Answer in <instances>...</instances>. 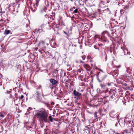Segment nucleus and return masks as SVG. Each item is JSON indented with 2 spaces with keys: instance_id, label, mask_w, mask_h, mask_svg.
I'll return each instance as SVG.
<instances>
[{
  "instance_id": "nucleus-1",
  "label": "nucleus",
  "mask_w": 134,
  "mask_h": 134,
  "mask_svg": "<svg viewBox=\"0 0 134 134\" xmlns=\"http://www.w3.org/2000/svg\"><path fill=\"white\" fill-rule=\"evenodd\" d=\"M37 112L36 116L37 118L43 120L45 122L48 121L47 118L48 117L49 119L51 122H53V118L52 117L51 115L49 114V111L44 108H41L39 110H37Z\"/></svg>"
},
{
  "instance_id": "nucleus-2",
  "label": "nucleus",
  "mask_w": 134,
  "mask_h": 134,
  "mask_svg": "<svg viewBox=\"0 0 134 134\" xmlns=\"http://www.w3.org/2000/svg\"><path fill=\"white\" fill-rule=\"evenodd\" d=\"M103 94H105L107 96H109L110 97V100L112 101L116 102L118 99V96L114 91L110 90L108 91L107 89H104L103 92Z\"/></svg>"
},
{
  "instance_id": "nucleus-3",
  "label": "nucleus",
  "mask_w": 134,
  "mask_h": 134,
  "mask_svg": "<svg viewBox=\"0 0 134 134\" xmlns=\"http://www.w3.org/2000/svg\"><path fill=\"white\" fill-rule=\"evenodd\" d=\"M107 36H109L110 35L109 33L107 31L103 32L101 35L100 40L102 41L108 42L109 41L106 37Z\"/></svg>"
},
{
  "instance_id": "nucleus-4",
  "label": "nucleus",
  "mask_w": 134,
  "mask_h": 134,
  "mask_svg": "<svg viewBox=\"0 0 134 134\" xmlns=\"http://www.w3.org/2000/svg\"><path fill=\"white\" fill-rule=\"evenodd\" d=\"M100 70L101 72H98V77L97 78V80L99 82H101L102 81L104 80L106 78V76L102 71V70Z\"/></svg>"
},
{
  "instance_id": "nucleus-5",
  "label": "nucleus",
  "mask_w": 134,
  "mask_h": 134,
  "mask_svg": "<svg viewBox=\"0 0 134 134\" xmlns=\"http://www.w3.org/2000/svg\"><path fill=\"white\" fill-rule=\"evenodd\" d=\"M35 94L36 101L38 102H41L42 97L41 96V93L39 91H37L35 93Z\"/></svg>"
},
{
  "instance_id": "nucleus-6",
  "label": "nucleus",
  "mask_w": 134,
  "mask_h": 134,
  "mask_svg": "<svg viewBox=\"0 0 134 134\" xmlns=\"http://www.w3.org/2000/svg\"><path fill=\"white\" fill-rule=\"evenodd\" d=\"M74 95L76 96L77 97V99H82V96L81 94L76 91L75 90H74L72 93Z\"/></svg>"
},
{
  "instance_id": "nucleus-7",
  "label": "nucleus",
  "mask_w": 134,
  "mask_h": 134,
  "mask_svg": "<svg viewBox=\"0 0 134 134\" xmlns=\"http://www.w3.org/2000/svg\"><path fill=\"white\" fill-rule=\"evenodd\" d=\"M116 113L114 111H111L109 114L110 116L111 117L113 118H117V115H116Z\"/></svg>"
},
{
  "instance_id": "nucleus-8",
  "label": "nucleus",
  "mask_w": 134,
  "mask_h": 134,
  "mask_svg": "<svg viewBox=\"0 0 134 134\" xmlns=\"http://www.w3.org/2000/svg\"><path fill=\"white\" fill-rule=\"evenodd\" d=\"M103 99L102 98H98L97 99H95L96 102H98V104H95V105H100L101 104V102H103Z\"/></svg>"
},
{
  "instance_id": "nucleus-9",
  "label": "nucleus",
  "mask_w": 134,
  "mask_h": 134,
  "mask_svg": "<svg viewBox=\"0 0 134 134\" xmlns=\"http://www.w3.org/2000/svg\"><path fill=\"white\" fill-rule=\"evenodd\" d=\"M75 46H73V44H70L69 45L68 48V49L71 52H73L75 51Z\"/></svg>"
},
{
  "instance_id": "nucleus-10",
  "label": "nucleus",
  "mask_w": 134,
  "mask_h": 134,
  "mask_svg": "<svg viewBox=\"0 0 134 134\" xmlns=\"http://www.w3.org/2000/svg\"><path fill=\"white\" fill-rule=\"evenodd\" d=\"M9 98H11L12 99V101H14L15 103V98L16 97V94L14 92L13 94H10Z\"/></svg>"
},
{
  "instance_id": "nucleus-11",
  "label": "nucleus",
  "mask_w": 134,
  "mask_h": 134,
  "mask_svg": "<svg viewBox=\"0 0 134 134\" xmlns=\"http://www.w3.org/2000/svg\"><path fill=\"white\" fill-rule=\"evenodd\" d=\"M49 81L52 85L55 86L57 85V82L55 80L51 79H50Z\"/></svg>"
},
{
  "instance_id": "nucleus-12",
  "label": "nucleus",
  "mask_w": 134,
  "mask_h": 134,
  "mask_svg": "<svg viewBox=\"0 0 134 134\" xmlns=\"http://www.w3.org/2000/svg\"><path fill=\"white\" fill-rule=\"evenodd\" d=\"M80 62L82 64V65H83V67H84L87 70V69L89 68L90 67L89 65L87 64H85L84 63V62H82L81 60H80Z\"/></svg>"
},
{
  "instance_id": "nucleus-13",
  "label": "nucleus",
  "mask_w": 134,
  "mask_h": 134,
  "mask_svg": "<svg viewBox=\"0 0 134 134\" xmlns=\"http://www.w3.org/2000/svg\"><path fill=\"white\" fill-rule=\"evenodd\" d=\"M95 2H96L98 3H99V5L100 7H103V2L100 0H95Z\"/></svg>"
},
{
  "instance_id": "nucleus-14",
  "label": "nucleus",
  "mask_w": 134,
  "mask_h": 134,
  "mask_svg": "<svg viewBox=\"0 0 134 134\" xmlns=\"http://www.w3.org/2000/svg\"><path fill=\"white\" fill-rule=\"evenodd\" d=\"M119 29L115 28V27H114L113 28H112L111 29V31H113L111 32V34H112L113 36H114L113 34H114V32L116 33L117 32V31H118Z\"/></svg>"
},
{
  "instance_id": "nucleus-15",
  "label": "nucleus",
  "mask_w": 134,
  "mask_h": 134,
  "mask_svg": "<svg viewBox=\"0 0 134 134\" xmlns=\"http://www.w3.org/2000/svg\"><path fill=\"white\" fill-rule=\"evenodd\" d=\"M122 49L124 52L125 55L126 54H129V55H130V52L129 51L128 52L127 49L124 48V49L123 48Z\"/></svg>"
},
{
  "instance_id": "nucleus-16",
  "label": "nucleus",
  "mask_w": 134,
  "mask_h": 134,
  "mask_svg": "<svg viewBox=\"0 0 134 134\" xmlns=\"http://www.w3.org/2000/svg\"><path fill=\"white\" fill-rule=\"evenodd\" d=\"M130 131L129 132V133H132V134H134V129L133 128L132 126H130Z\"/></svg>"
},
{
  "instance_id": "nucleus-17",
  "label": "nucleus",
  "mask_w": 134,
  "mask_h": 134,
  "mask_svg": "<svg viewBox=\"0 0 134 134\" xmlns=\"http://www.w3.org/2000/svg\"><path fill=\"white\" fill-rule=\"evenodd\" d=\"M9 34H12V33H11L10 31L9 30H5L4 33V34L5 35H7Z\"/></svg>"
},
{
  "instance_id": "nucleus-18",
  "label": "nucleus",
  "mask_w": 134,
  "mask_h": 134,
  "mask_svg": "<svg viewBox=\"0 0 134 134\" xmlns=\"http://www.w3.org/2000/svg\"><path fill=\"white\" fill-rule=\"evenodd\" d=\"M109 96H107L105 95V96H103V98L105 99V100L107 102H108L109 100H110V98Z\"/></svg>"
},
{
  "instance_id": "nucleus-19",
  "label": "nucleus",
  "mask_w": 134,
  "mask_h": 134,
  "mask_svg": "<svg viewBox=\"0 0 134 134\" xmlns=\"http://www.w3.org/2000/svg\"><path fill=\"white\" fill-rule=\"evenodd\" d=\"M100 86L101 87V88L102 89H105V87H106V85L104 84L103 82H101L100 84Z\"/></svg>"
},
{
  "instance_id": "nucleus-20",
  "label": "nucleus",
  "mask_w": 134,
  "mask_h": 134,
  "mask_svg": "<svg viewBox=\"0 0 134 134\" xmlns=\"http://www.w3.org/2000/svg\"><path fill=\"white\" fill-rule=\"evenodd\" d=\"M31 8L33 12H35L37 9V8L35 7V5L33 4L32 6H31Z\"/></svg>"
},
{
  "instance_id": "nucleus-21",
  "label": "nucleus",
  "mask_w": 134,
  "mask_h": 134,
  "mask_svg": "<svg viewBox=\"0 0 134 134\" xmlns=\"http://www.w3.org/2000/svg\"><path fill=\"white\" fill-rule=\"evenodd\" d=\"M5 115L4 113H0V119H3L5 116Z\"/></svg>"
},
{
  "instance_id": "nucleus-22",
  "label": "nucleus",
  "mask_w": 134,
  "mask_h": 134,
  "mask_svg": "<svg viewBox=\"0 0 134 134\" xmlns=\"http://www.w3.org/2000/svg\"><path fill=\"white\" fill-rule=\"evenodd\" d=\"M103 11L104 12L107 13L108 14H110V11L109 10V9L108 8H107L106 9L104 10Z\"/></svg>"
},
{
  "instance_id": "nucleus-23",
  "label": "nucleus",
  "mask_w": 134,
  "mask_h": 134,
  "mask_svg": "<svg viewBox=\"0 0 134 134\" xmlns=\"http://www.w3.org/2000/svg\"><path fill=\"white\" fill-rule=\"evenodd\" d=\"M107 84H108V85L109 86H113L114 85V83L113 82H111V83H107Z\"/></svg>"
},
{
  "instance_id": "nucleus-24",
  "label": "nucleus",
  "mask_w": 134,
  "mask_h": 134,
  "mask_svg": "<svg viewBox=\"0 0 134 134\" xmlns=\"http://www.w3.org/2000/svg\"><path fill=\"white\" fill-rule=\"evenodd\" d=\"M63 32L66 35V37L68 38V37H69L70 36V35L68 33L64 31H63Z\"/></svg>"
},
{
  "instance_id": "nucleus-25",
  "label": "nucleus",
  "mask_w": 134,
  "mask_h": 134,
  "mask_svg": "<svg viewBox=\"0 0 134 134\" xmlns=\"http://www.w3.org/2000/svg\"><path fill=\"white\" fill-rule=\"evenodd\" d=\"M77 71L79 73H80V74H82V72H83V71H82V69H81L80 68V69H79L77 70Z\"/></svg>"
},
{
  "instance_id": "nucleus-26",
  "label": "nucleus",
  "mask_w": 134,
  "mask_h": 134,
  "mask_svg": "<svg viewBox=\"0 0 134 134\" xmlns=\"http://www.w3.org/2000/svg\"><path fill=\"white\" fill-rule=\"evenodd\" d=\"M98 113L97 112H95L94 114V116L96 118H98L97 114Z\"/></svg>"
},
{
  "instance_id": "nucleus-27",
  "label": "nucleus",
  "mask_w": 134,
  "mask_h": 134,
  "mask_svg": "<svg viewBox=\"0 0 134 134\" xmlns=\"http://www.w3.org/2000/svg\"><path fill=\"white\" fill-rule=\"evenodd\" d=\"M124 9L125 10L127 9H128L129 8V6L128 5H126L124 7Z\"/></svg>"
},
{
  "instance_id": "nucleus-28",
  "label": "nucleus",
  "mask_w": 134,
  "mask_h": 134,
  "mask_svg": "<svg viewBox=\"0 0 134 134\" xmlns=\"http://www.w3.org/2000/svg\"><path fill=\"white\" fill-rule=\"evenodd\" d=\"M6 21L5 20H4L2 19H1V20H0V23L2 24L4 23Z\"/></svg>"
},
{
  "instance_id": "nucleus-29",
  "label": "nucleus",
  "mask_w": 134,
  "mask_h": 134,
  "mask_svg": "<svg viewBox=\"0 0 134 134\" xmlns=\"http://www.w3.org/2000/svg\"><path fill=\"white\" fill-rule=\"evenodd\" d=\"M98 102H95V100H94V101L93 105H94V106H96V107H98V106H99L100 105H95V104L96 103L97 104H98Z\"/></svg>"
},
{
  "instance_id": "nucleus-30",
  "label": "nucleus",
  "mask_w": 134,
  "mask_h": 134,
  "mask_svg": "<svg viewBox=\"0 0 134 134\" xmlns=\"http://www.w3.org/2000/svg\"><path fill=\"white\" fill-rule=\"evenodd\" d=\"M78 12V9H76L73 12V13L74 14L75 13H76Z\"/></svg>"
},
{
  "instance_id": "nucleus-31",
  "label": "nucleus",
  "mask_w": 134,
  "mask_h": 134,
  "mask_svg": "<svg viewBox=\"0 0 134 134\" xmlns=\"http://www.w3.org/2000/svg\"><path fill=\"white\" fill-rule=\"evenodd\" d=\"M118 73V71L117 70H115L113 72V73L116 75Z\"/></svg>"
},
{
  "instance_id": "nucleus-32",
  "label": "nucleus",
  "mask_w": 134,
  "mask_h": 134,
  "mask_svg": "<svg viewBox=\"0 0 134 134\" xmlns=\"http://www.w3.org/2000/svg\"><path fill=\"white\" fill-rule=\"evenodd\" d=\"M41 13H44L45 14H46V12L44 11V10H43V9H42L41 10Z\"/></svg>"
},
{
  "instance_id": "nucleus-33",
  "label": "nucleus",
  "mask_w": 134,
  "mask_h": 134,
  "mask_svg": "<svg viewBox=\"0 0 134 134\" xmlns=\"http://www.w3.org/2000/svg\"><path fill=\"white\" fill-rule=\"evenodd\" d=\"M41 102H42V103H43L44 104L46 105L47 106V107H48V105L47 104V103H46L45 102H43V101H41Z\"/></svg>"
},
{
  "instance_id": "nucleus-34",
  "label": "nucleus",
  "mask_w": 134,
  "mask_h": 134,
  "mask_svg": "<svg viewBox=\"0 0 134 134\" xmlns=\"http://www.w3.org/2000/svg\"><path fill=\"white\" fill-rule=\"evenodd\" d=\"M45 43V42L44 41H42L40 42L39 44H44Z\"/></svg>"
},
{
  "instance_id": "nucleus-35",
  "label": "nucleus",
  "mask_w": 134,
  "mask_h": 134,
  "mask_svg": "<svg viewBox=\"0 0 134 134\" xmlns=\"http://www.w3.org/2000/svg\"><path fill=\"white\" fill-rule=\"evenodd\" d=\"M24 97V96L23 95H21L20 97L19 98L20 100H22Z\"/></svg>"
},
{
  "instance_id": "nucleus-36",
  "label": "nucleus",
  "mask_w": 134,
  "mask_h": 134,
  "mask_svg": "<svg viewBox=\"0 0 134 134\" xmlns=\"http://www.w3.org/2000/svg\"><path fill=\"white\" fill-rule=\"evenodd\" d=\"M42 86L41 85H39L37 88V90L41 89V88Z\"/></svg>"
},
{
  "instance_id": "nucleus-37",
  "label": "nucleus",
  "mask_w": 134,
  "mask_h": 134,
  "mask_svg": "<svg viewBox=\"0 0 134 134\" xmlns=\"http://www.w3.org/2000/svg\"><path fill=\"white\" fill-rule=\"evenodd\" d=\"M53 41H54V39H51V40H50L49 41H50V44H51L52 43V42Z\"/></svg>"
},
{
  "instance_id": "nucleus-38",
  "label": "nucleus",
  "mask_w": 134,
  "mask_h": 134,
  "mask_svg": "<svg viewBox=\"0 0 134 134\" xmlns=\"http://www.w3.org/2000/svg\"><path fill=\"white\" fill-rule=\"evenodd\" d=\"M46 54L47 55V56H48L49 55V53L48 51H46L45 52Z\"/></svg>"
},
{
  "instance_id": "nucleus-39",
  "label": "nucleus",
  "mask_w": 134,
  "mask_h": 134,
  "mask_svg": "<svg viewBox=\"0 0 134 134\" xmlns=\"http://www.w3.org/2000/svg\"><path fill=\"white\" fill-rule=\"evenodd\" d=\"M130 131V130H125V132L126 133H129V132Z\"/></svg>"
},
{
  "instance_id": "nucleus-40",
  "label": "nucleus",
  "mask_w": 134,
  "mask_h": 134,
  "mask_svg": "<svg viewBox=\"0 0 134 134\" xmlns=\"http://www.w3.org/2000/svg\"><path fill=\"white\" fill-rule=\"evenodd\" d=\"M7 0V1H8V2L9 3H12V0Z\"/></svg>"
},
{
  "instance_id": "nucleus-41",
  "label": "nucleus",
  "mask_w": 134,
  "mask_h": 134,
  "mask_svg": "<svg viewBox=\"0 0 134 134\" xmlns=\"http://www.w3.org/2000/svg\"><path fill=\"white\" fill-rule=\"evenodd\" d=\"M124 10L122 9H121L120 10V12H121V13H124Z\"/></svg>"
},
{
  "instance_id": "nucleus-42",
  "label": "nucleus",
  "mask_w": 134,
  "mask_h": 134,
  "mask_svg": "<svg viewBox=\"0 0 134 134\" xmlns=\"http://www.w3.org/2000/svg\"><path fill=\"white\" fill-rule=\"evenodd\" d=\"M16 98L15 99V101H16V100H17L18 99V97L17 96V94H16V97H15Z\"/></svg>"
},
{
  "instance_id": "nucleus-43",
  "label": "nucleus",
  "mask_w": 134,
  "mask_h": 134,
  "mask_svg": "<svg viewBox=\"0 0 134 134\" xmlns=\"http://www.w3.org/2000/svg\"><path fill=\"white\" fill-rule=\"evenodd\" d=\"M36 31L37 32H39L40 31V29L39 28L38 29H36Z\"/></svg>"
},
{
  "instance_id": "nucleus-44",
  "label": "nucleus",
  "mask_w": 134,
  "mask_h": 134,
  "mask_svg": "<svg viewBox=\"0 0 134 134\" xmlns=\"http://www.w3.org/2000/svg\"><path fill=\"white\" fill-rule=\"evenodd\" d=\"M81 57L82 58V59L83 60H84L85 59V57H83V56H81Z\"/></svg>"
},
{
  "instance_id": "nucleus-45",
  "label": "nucleus",
  "mask_w": 134,
  "mask_h": 134,
  "mask_svg": "<svg viewBox=\"0 0 134 134\" xmlns=\"http://www.w3.org/2000/svg\"><path fill=\"white\" fill-rule=\"evenodd\" d=\"M11 92V91H7V92H5V93H8L9 92Z\"/></svg>"
},
{
  "instance_id": "nucleus-46",
  "label": "nucleus",
  "mask_w": 134,
  "mask_h": 134,
  "mask_svg": "<svg viewBox=\"0 0 134 134\" xmlns=\"http://www.w3.org/2000/svg\"><path fill=\"white\" fill-rule=\"evenodd\" d=\"M105 61H106L107 60V57H106L105 55Z\"/></svg>"
},
{
  "instance_id": "nucleus-47",
  "label": "nucleus",
  "mask_w": 134,
  "mask_h": 134,
  "mask_svg": "<svg viewBox=\"0 0 134 134\" xmlns=\"http://www.w3.org/2000/svg\"><path fill=\"white\" fill-rule=\"evenodd\" d=\"M94 47L96 49H99V48H98L97 47V46H94Z\"/></svg>"
},
{
  "instance_id": "nucleus-48",
  "label": "nucleus",
  "mask_w": 134,
  "mask_h": 134,
  "mask_svg": "<svg viewBox=\"0 0 134 134\" xmlns=\"http://www.w3.org/2000/svg\"><path fill=\"white\" fill-rule=\"evenodd\" d=\"M132 83L133 84H134V79H133V80L132 81Z\"/></svg>"
},
{
  "instance_id": "nucleus-49",
  "label": "nucleus",
  "mask_w": 134,
  "mask_h": 134,
  "mask_svg": "<svg viewBox=\"0 0 134 134\" xmlns=\"http://www.w3.org/2000/svg\"><path fill=\"white\" fill-rule=\"evenodd\" d=\"M110 53H112V49H110Z\"/></svg>"
},
{
  "instance_id": "nucleus-50",
  "label": "nucleus",
  "mask_w": 134,
  "mask_h": 134,
  "mask_svg": "<svg viewBox=\"0 0 134 134\" xmlns=\"http://www.w3.org/2000/svg\"><path fill=\"white\" fill-rule=\"evenodd\" d=\"M38 49V48H37V47H36V48H35V49H35V50H36L37 51V50Z\"/></svg>"
},
{
  "instance_id": "nucleus-51",
  "label": "nucleus",
  "mask_w": 134,
  "mask_h": 134,
  "mask_svg": "<svg viewBox=\"0 0 134 134\" xmlns=\"http://www.w3.org/2000/svg\"><path fill=\"white\" fill-rule=\"evenodd\" d=\"M104 110L105 111H107V110H106V109H104Z\"/></svg>"
},
{
  "instance_id": "nucleus-52",
  "label": "nucleus",
  "mask_w": 134,
  "mask_h": 134,
  "mask_svg": "<svg viewBox=\"0 0 134 134\" xmlns=\"http://www.w3.org/2000/svg\"><path fill=\"white\" fill-rule=\"evenodd\" d=\"M53 43H54V44H56V43L55 42H54Z\"/></svg>"
},
{
  "instance_id": "nucleus-53",
  "label": "nucleus",
  "mask_w": 134,
  "mask_h": 134,
  "mask_svg": "<svg viewBox=\"0 0 134 134\" xmlns=\"http://www.w3.org/2000/svg\"><path fill=\"white\" fill-rule=\"evenodd\" d=\"M102 96H103V95H104V94H105H105H103V93H102Z\"/></svg>"
},
{
  "instance_id": "nucleus-54",
  "label": "nucleus",
  "mask_w": 134,
  "mask_h": 134,
  "mask_svg": "<svg viewBox=\"0 0 134 134\" xmlns=\"http://www.w3.org/2000/svg\"><path fill=\"white\" fill-rule=\"evenodd\" d=\"M115 126H117V124H116L115 125Z\"/></svg>"
},
{
  "instance_id": "nucleus-55",
  "label": "nucleus",
  "mask_w": 134,
  "mask_h": 134,
  "mask_svg": "<svg viewBox=\"0 0 134 134\" xmlns=\"http://www.w3.org/2000/svg\"><path fill=\"white\" fill-rule=\"evenodd\" d=\"M38 3V2H37V3H36V6H37V5Z\"/></svg>"
},
{
  "instance_id": "nucleus-56",
  "label": "nucleus",
  "mask_w": 134,
  "mask_h": 134,
  "mask_svg": "<svg viewBox=\"0 0 134 134\" xmlns=\"http://www.w3.org/2000/svg\"><path fill=\"white\" fill-rule=\"evenodd\" d=\"M46 15H47V14H45L44 15V16H46Z\"/></svg>"
},
{
  "instance_id": "nucleus-57",
  "label": "nucleus",
  "mask_w": 134,
  "mask_h": 134,
  "mask_svg": "<svg viewBox=\"0 0 134 134\" xmlns=\"http://www.w3.org/2000/svg\"><path fill=\"white\" fill-rule=\"evenodd\" d=\"M46 45L47 46H48L49 45V44L48 43H47L46 44Z\"/></svg>"
},
{
  "instance_id": "nucleus-58",
  "label": "nucleus",
  "mask_w": 134,
  "mask_h": 134,
  "mask_svg": "<svg viewBox=\"0 0 134 134\" xmlns=\"http://www.w3.org/2000/svg\"><path fill=\"white\" fill-rule=\"evenodd\" d=\"M73 9H75V7H73Z\"/></svg>"
},
{
  "instance_id": "nucleus-59",
  "label": "nucleus",
  "mask_w": 134,
  "mask_h": 134,
  "mask_svg": "<svg viewBox=\"0 0 134 134\" xmlns=\"http://www.w3.org/2000/svg\"><path fill=\"white\" fill-rule=\"evenodd\" d=\"M116 133V134H119V133Z\"/></svg>"
},
{
  "instance_id": "nucleus-60",
  "label": "nucleus",
  "mask_w": 134,
  "mask_h": 134,
  "mask_svg": "<svg viewBox=\"0 0 134 134\" xmlns=\"http://www.w3.org/2000/svg\"><path fill=\"white\" fill-rule=\"evenodd\" d=\"M1 10H0V13H1L2 12V11H1Z\"/></svg>"
},
{
  "instance_id": "nucleus-61",
  "label": "nucleus",
  "mask_w": 134,
  "mask_h": 134,
  "mask_svg": "<svg viewBox=\"0 0 134 134\" xmlns=\"http://www.w3.org/2000/svg\"><path fill=\"white\" fill-rule=\"evenodd\" d=\"M67 102V101H65V102H65H65Z\"/></svg>"
},
{
  "instance_id": "nucleus-62",
  "label": "nucleus",
  "mask_w": 134,
  "mask_h": 134,
  "mask_svg": "<svg viewBox=\"0 0 134 134\" xmlns=\"http://www.w3.org/2000/svg\"><path fill=\"white\" fill-rule=\"evenodd\" d=\"M115 34H116L117 33H115Z\"/></svg>"
},
{
  "instance_id": "nucleus-63",
  "label": "nucleus",
  "mask_w": 134,
  "mask_h": 134,
  "mask_svg": "<svg viewBox=\"0 0 134 134\" xmlns=\"http://www.w3.org/2000/svg\"><path fill=\"white\" fill-rule=\"evenodd\" d=\"M37 41V39H36V41Z\"/></svg>"
},
{
  "instance_id": "nucleus-64",
  "label": "nucleus",
  "mask_w": 134,
  "mask_h": 134,
  "mask_svg": "<svg viewBox=\"0 0 134 134\" xmlns=\"http://www.w3.org/2000/svg\"><path fill=\"white\" fill-rule=\"evenodd\" d=\"M29 108L31 109V108Z\"/></svg>"
}]
</instances>
